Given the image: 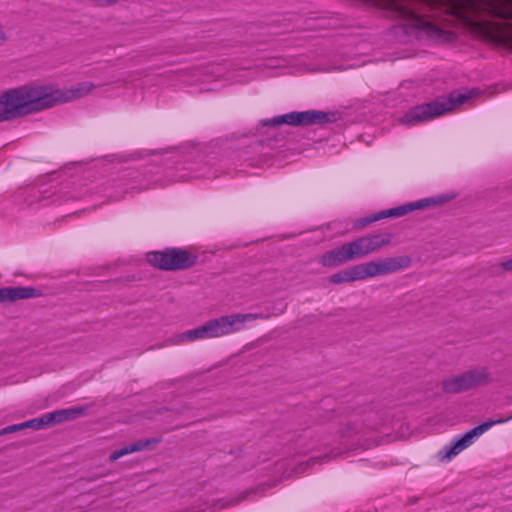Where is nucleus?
Listing matches in <instances>:
<instances>
[{
  "label": "nucleus",
  "mask_w": 512,
  "mask_h": 512,
  "mask_svg": "<svg viewBox=\"0 0 512 512\" xmlns=\"http://www.w3.org/2000/svg\"><path fill=\"white\" fill-rule=\"evenodd\" d=\"M161 441L160 438L140 439L130 445L131 451L138 452L149 449L151 445L158 444Z\"/></svg>",
  "instance_id": "a211bd4d"
},
{
  "label": "nucleus",
  "mask_w": 512,
  "mask_h": 512,
  "mask_svg": "<svg viewBox=\"0 0 512 512\" xmlns=\"http://www.w3.org/2000/svg\"><path fill=\"white\" fill-rule=\"evenodd\" d=\"M457 13L462 14L465 9L475 16H486L502 19L507 22L493 24L494 28L506 34L508 41L512 43V0H466L457 4Z\"/></svg>",
  "instance_id": "7ed1b4c3"
},
{
  "label": "nucleus",
  "mask_w": 512,
  "mask_h": 512,
  "mask_svg": "<svg viewBox=\"0 0 512 512\" xmlns=\"http://www.w3.org/2000/svg\"><path fill=\"white\" fill-rule=\"evenodd\" d=\"M491 382L492 377L488 368L479 367L443 380L442 388L446 393L457 394L476 387L486 386Z\"/></svg>",
  "instance_id": "0eeeda50"
},
{
  "label": "nucleus",
  "mask_w": 512,
  "mask_h": 512,
  "mask_svg": "<svg viewBox=\"0 0 512 512\" xmlns=\"http://www.w3.org/2000/svg\"><path fill=\"white\" fill-rule=\"evenodd\" d=\"M62 414L58 412V410L46 413L39 417V420H42V429L50 427L55 424L62 423L61 421Z\"/></svg>",
  "instance_id": "f3484780"
},
{
  "label": "nucleus",
  "mask_w": 512,
  "mask_h": 512,
  "mask_svg": "<svg viewBox=\"0 0 512 512\" xmlns=\"http://www.w3.org/2000/svg\"><path fill=\"white\" fill-rule=\"evenodd\" d=\"M85 410L86 409L84 407H74L70 409H61L58 410V412L62 414L61 421L63 423L65 421L77 418L78 416L82 415L85 412Z\"/></svg>",
  "instance_id": "6ab92c4d"
},
{
  "label": "nucleus",
  "mask_w": 512,
  "mask_h": 512,
  "mask_svg": "<svg viewBox=\"0 0 512 512\" xmlns=\"http://www.w3.org/2000/svg\"><path fill=\"white\" fill-rule=\"evenodd\" d=\"M228 335L223 316L209 320L203 325L191 330H187L171 338V344H178L185 341H195L198 339L218 338Z\"/></svg>",
  "instance_id": "9d476101"
},
{
  "label": "nucleus",
  "mask_w": 512,
  "mask_h": 512,
  "mask_svg": "<svg viewBox=\"0 0 512 512\" xmlns=\"http://www.w3.org/2000/svg\"><path fill=\"white\" fill-rule=\"evenodd\" d=\"M427 1L429 2V5H434L435 4L434 1H432V0H427Z\"/></svg>",
  "instance_id": "5701e85b"
},
{
  "label": "nucleus",
  "mask_w": 512,
  "mask_h": 512,
  "mask_svg": "<svg viewBox=\"0 0 512 512\" xmlns=\"http://www.w3.org/2000/svg\"><path fill=\"white\" fill-rule=\"evenodd\" d=\"M96 88L92 82H81L66 89L49 90L45 86L22 85L0 95V123L36 113L80 99Z\"/></svg>",
  "instance_id": "f257e3e1"
},
{
  "label": "nucleus",
  "mask_w": 512,
  "mask_h": 512,
  "mask_svg": "<svg viewBox=\"0 0 512 512\" xmlns=\"http://www.w3.org/2000/svg\"><path fill=\"white\" fill-rule=\"evenodd\" d=\"M394 9L397 15L403 19L412 22L413 27L417 30L423 31L428 37L443 42H450L454 40L455 34L439 27L433 22L426 20L414 9L405 6L401 3H394Z\"/></svg>",
  "instance_id": "6e6552de"
},
{
  "label": "nucleus",
  "mask_w": 512,
  "mask_h": 512,
  "mask_svg": "<svg viewBox=\"0 0 512 512\" xmlns=\"http://www.w3.org/2000/svg\"><path fill=\"white\" fill-rule=\"evenodd\" d=\"M147 261L153 267L163 271L186 270L196 265L197 255L184 248H166L147 254Z\"/></svg>",
  "instance_id": "39448f33"
},
{
  "label": "nucleus",
  "mask_w": 512,
  "mask_h": 512,
  "mask_svg": "<svg viewBox=\"0 0 512 512\" xmlns=\"http://www.w3.org/2000/svg\"><path fill=\"white\" fill-rule=\"evenodd\" d=\"M411 263L412 259L408 255L382 258L340 270L337 273L330 275L327 280L329 283L337 285L355 282L400 271L408 268Z\"/></svg>",
  "instance_id": "f03ea898"
},
{
  "label": "nucleus",
  "mask_w": 512,
  "mask_h": 512,
  "mask_svg": "<svg viewBox=\"0 0 512 512\" xmlns=\"http://www.w3.org/2000/svg\"><path fill=\"white\" fill-rule=\"evenodd\" d=\"M132 453L131 451V448H130V445H127L121 449H118L116 451H114L110 456H109V459L110 461H116L117 459L127 455V454H130Z\"/></svg>",
  "instance_id": "412c9836"
},
{
  "label": "nucleus",
  "mask_w": 512,
  "mask_h": 512,
  "mask_svg": "<svg viewBox=\"0 0 512 512\" xmlns=\"http://www.w3.org/2000/svg\"><path fill=\"white\" fill-rule=\"evenodd\" d=\"M469 99V95L460 92H451L448 97L439 96L435 100L417 105L409 109L402 117L405 124H415L429 121L455 109Z\"/></svg>",
  "instance_id": "20e7f679"
},
{
  "label": "nucleus",
  "mask_w": 512,
  "mask_h": 512,
  "mask_svg": "<svg viewBox=\"0 0 512 512\" xmlns=\"http://www.w3.org/2000/svg\"><path fill=\"white\" fill-rule=\"evenodd\" d=\"M354 260L359 259L353 241H350L323 253L319 263L324 267L335 268Z\"/></svg>",
  "instance_id": "9b49d317"
},
{
  "label": "nucleus",
  "mask_w": 512,
  "mask_h": 512,
  "mask_svg": "<svg viewBox=\"0 0 512 512\" xmlns=\"http://www.w3.org/2000/svg\"><path fill=\"white\" fill-rule=\"evenodd\" d=\"M41 296V292L33 287L15 286L0 288V304L13 303L18 300Z\"/></svg>",
  "instance_id": "4468645a"
},
{
  "label": "nucleus",
  "mask_w": 512,
  "mask_h": 512,
  "mask_svg": "<svg viewBox=\"0 0 512 512\" xmlns=\"http://www.w3.org/2000/svg\"><path fill=\"white\" fill-rule=\"evenodd\" d=\"M382 219H383L382 213H381V211H379V212H377L375 214H372L370 216L363 217V218H360V219L356 220V222L354 224V227L355 228H364L367 225H369V224H371L373 222L382 220Z\"/></svg>",
  "instance_id": "aec40b11"
},
{
  "label": "nucleus",
  "mask_w": 512,
  "mask_h": 512,
  "mask_svg": "<svg viewBox=\"0 0 512 512\" xmlns=\"http://www.w3.org/2000/svg\"><path fill=\"white\" fill-rule=\"evenodd\" d=\"M337 120V113L325 112L320 110L293 111L287 114L276 116L269 120H264V125L279 126L282 124L306 127L311 125L324 126L327 123H333Z\"/></svg>",
  "instance_id": "423d86ee"
},
{
  "label": "nucleus",
  "mask_w": 512,
  "mask_h": 512,
  "mask_svg": "<svg viewBox=\"0 0 512 512\" xmlns=\"http://www.w3.org/2000/svg\"><path fill=\"white\" fill-rule=\"evenodd\" d=\"M499 266L504 271H512V258L501 262Z\"/></svg>",
  "instance_id": "4be33fe9"
},
{
  "label": "nucleus",
  "mask_w": 512,
  "mask_h": 512,
  "mask_svg": "<svg viewBox=\"0 0 512 512\" xmlns=\"http://www.w3.org/2000/svg\"><path fill=\"white\" fill-rule=\"evenodd\" d=\"M439 203H440V201L436 198H425V199H421V200H418L415 202H410V203H407V204H404V205H401L398 207H394L391 209L382 210L381 213H382L383 219L397 218V217L404 216L414 210L425 209L427 207L435 206Z\"/></svg>",
  "instance_id": "ddd939ff"
},
{
  "label": "nucleus",
  "mask_w": 512,
  "mask_h": 512,
  "mask_svg": "<svg viewBox=\"0 0 512 512\" xmlns=\"http://www.w3.org/2000/svg\"><path fill=\"white\" fill-rule=\"evenodd\" d=\"M228 334L234 333L242 329L247 321H255L257 319H266L267 316L257 313L232 314L223 316Z\"/></svg>",
  "instance_id": "2eb2a0df"
},
{
  "label": "nucleus",
  "mask_w": 512,
  "mask_h": 512,
  "mask_svg": "<svg viewBox=\"0 0 512 512\" xmlns=\"http://www.w3.org/2000/svg\"><path fill=\"white\" fill-rule=\"evenodd\" d=\"M511 419H512V415H511V416H509V417H507V418H505L504 420H506V422H507V421H509V420H511Z\"/></svg>",
  "instance_id": "b1692460"
},
{
  "label": "nucleus",
  "mask_w": 512,
  "mask_h": 512,
  "mask_svg": "<svg viewBox=\"0 0 512 512\" xmlns=\"http://www.w3.org/2000/svg\"><path fill=\"white\" fill-rule=\"evenodd\" d=\"M393 238L392 233L373 234L359 237L353 240L354 248L356 250L358 259L379 250L383 246L388 245Z\"/></svg>",
  "instance_id": "f8f14e48"
},
{
  "label": "nucleus",
  "mask_w": 512,
  "mask_h": 512,
  "mask_svg": "<svg viewBox=\"0 0 512 512\" xmlns=\"http://www.w3.org/2000/svg\"><path fill=\"white\" fill-rule=\"evenodd\" d=\"M506 420L498 419L495 421H486L471 430L464 433L458 439L451 441L449 444L445 445L439 452L437 453V457L440 461H450L454 456L458 455L468 446H470L474 439L484 432L489 430L494 424L505 423Z\"/></svg>",
  "instance_id": "1a4fd4ad"
},
{
  "label": "nucleus",
  "mask_w": 512,
  "mask_h": 512,
  "mask_svg": "<svg viewBox=\"0 0 512 512\" xmlns=\"http://www.w3.org/2000/svg\"><path fill=\"white\" fill-rule=\"evenodd\" d=\"M26 428H32L34 430H41L42 429V420H39L38 418H33L31 420H28L26 422L20 423V424H14L7 426L0 430V436L9 434L12 432L20 431Z\"/></svg>",
  "instance_id": "dca6fc26"
}]
</instances>
